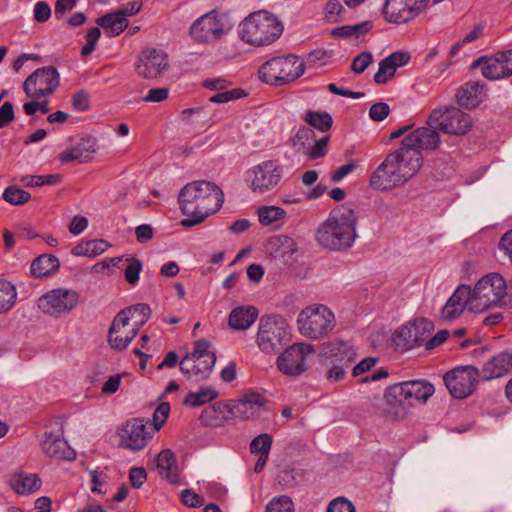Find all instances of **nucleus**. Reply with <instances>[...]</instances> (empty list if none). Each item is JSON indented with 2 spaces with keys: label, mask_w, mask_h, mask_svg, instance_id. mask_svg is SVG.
<instances>
[{
  "label": "nucleus",
  "mask_w": 512,
  "mask_h": 512,
  "mask_svg": "<svg viewBox=\"0 0 512 512\" xmlns=\"http://www.w3.org/2000/svg\"><path fill=\"white\" fill-rule=\"evenodd\" d=\"M315 353L313 345L308 343H294L277 358L279 370L288 376H299L308 368V360Z\"/></svg>",
  "instance_id": "15"
},
{
  "label": "nucleus",
  "mask_w": 512,
  "mask_h": 512,
  "mask_svg": "<svg viewBox=\"0 0 512 512\" xmlns=\"http://www.w3.org/2000/svg\"><path fill=\"white\" fill-rule=\"evenodd\" d=\"M358 216L348 204L333 209L328 219L316 230V240L320 246L343 251L353 246L357 237Z\"/></svg>",
  "instance_id": "3"
},
{
  "label": "nucleus",
  "mask_w": 512,
  "mask_h": 512,
  "mask_svg": "<svg viewBox=\"0 0 512 512\" xmlns=\"http://www.w3.org/2000/svg\"><path fill=\"white\" fill-rule=\"evenodd\" d=\"M470 286L460 285L447 300L441 310V316L444 320H454L458 318L467 308L470 310Z\"/></svg>",
  "instance_id": "24"
},
{
  "label": "nucleus",
  "mask_w": 512,
  "mask_h": 512,
  "mask_svg": "<svg viewBox=\"0 0 512 512\" xmlns=\"http://www.w3.org/2000/svg\"><path fill=\"white\" fill-rule=\"evenodd\" d=\"M327 512H356V510L351 501L344 497H338L329 503Z\"/></svg>",
  "instance_id": "59"
},
{
  "label": "nucleus",
  "mask_w": 512,
  "mask_h": 512,
  "mask_svg": "<svg viewBox=\"0 0 512 512\" xmlns=\"http://www.w3.org/2000/svg\"><path fill=\"white\" fill-rule=\"evenodd\" d=\"M485 84L479 81L467 82L457 94L458 103L468 109L477 107L482 102Z\"/></svg>",
  "instance_id": "31"
},
{
  "label": "nucleus",
  "mask_w": 512,
  "mask_h": 512,
  "mask_svg": "<svg viewBox=\"0 0 512 512\" xmlns=\"http://www.w3.org/2000/svg\"><path fill=\"white\" fill-rule=\"evenodd\" d=\"M223 202L224 193L215 183L207 180L187 183L178 194L180 210L188 216L181 221V225L189 228L202 223L219 211Z\"/></svg>",
  "instance_id": "1"
},
{
  "label": "nucleus",
  "mask_w": 512,
  "mask_h": 512,
  "mask_svg": "<svg viewBox=\"0 0 512 512\" xmlns=\"http://www.w3.org/2000/svg\"><path fill=\"white\" fill-rule=\"evenodd\" d=\"M180 371L184 374L187 379H194L195 381H203L209 378V376L202 377L197 373V368L203 370L204 358L192 359L188 356H184L179 363Z\"/></svg>",
  "instance_id": "44"
},
{
  "label": "nucleus",
  "mask_w": 512,
  "mask_h": 512,
  "mask_svg": "<svg viewBox=\"0 0 512 512\" xmlns=\"http://www.w3.org/2000/svg\"><path fill=\"white\" fill-rule=\"evenodd\" d=\"M356 352L346 341L335 340L324 342L320 346L318 359L327 369L326 378L330 382L344 379L346 370L355 361Z\"/></svg>",
  "instance_id": "7"
},
{
  "label": "nucleus",
  "mask_w": 512,
  "mask_h": 512,
  "mask_svg": "<svg viewBox=\"0 0 512 512\" xmlns=\"http://www.w3.org/2000/svg\"><path fill=\"white\" fill-rule=\"evenodd\" d=\"M168 67L167 54L155 48H145L142 50L136 64L137 73L147 79L156 78L166 71Z\"/></svg>",
  "instance_id": "21"
},
{
  "label": "nucleus",
  "mask_w": 512,
  "mask_h": 512,
  "mask_svg": "<svg viewBox=\"0 0 512 512\" xmlns=\"http://www.w3.org/2000/svg\"><path fill=\"white\" fill-rule=\"evenodd\" d=\"M40 487L41 481L36 475H20L12 482V488L21 495L35 492Z\"/></svg>",
  "instance_id": "43"
},
{
  "label": "nucleus",
  "mask_w": 512,
  "mask_h": 512,
  "mask_svg": "<svg viewBox=\"0 0 512 512\" xmlns=\"http://www.w3.org/2000/svg\"><path fill=\"white\" fill-rule=\"evenodd\" d=\"M51 16V8L45 1H39L34 6V19L39 23H45Z\"/></svg>",
  "instance_id": "63"
},
{
  "label": "nucleus",
  "mask_w": 512,
  "mask_h": 512,
  "mask_svg": "<svg viewBox=\"0 0 512 512\" xmlns=\"http://www.w3.org/2000/svg\"><path fill=\"white\" fill-rule=\"evenodd\" d=\"M79 302L77 291L65 288H56L42 295L38 300V307L50 316L59 317L74 309Z\"/></svg>",
  "instance_id": "18"
},
{
  "label": "nucleus",
  "mask_w": 512,
  "mask_h": 512,
  "mask_svg": "<svg viewBox=\"0 0 512 512\" xmlns=\"http://www.w3.org/2000/svg\"><path fill=\"white\" fill-rule=\"evenodd\" d=\"M210 346V342L206 339L197 340L194 344L193 351L185 355L192 359L204 358L203 370L200 369V366L196 367L197 373L202 377L210 376L216 362V355L214 352L210 351Z\"/></svg>",
  "instance_id": "32"
},
{
  "label": "nucleus",
  "mask_w": 512,
  "mask_h": 512,
  "mask_svg": "<svg viewBox=\"0 0 512 512\" xmlns=\"http://www.w3.org/2000/svg\"><path fill=\"white\" fill-rule=\"evenodd\" d=\"M96 23L104 29L105 34L109 37L120 35L128 26L127 18L118 11L99 17Z\"/></svg>",
  "instance_id": "34"
},
{
  "label": "nucleus",
  "mask_w": 512,
  "mask_h": 512,
  "mask_svg": "<svg viewBox=\"0 0 512 512\" xmlns=\"http://www.w3.org/2000/svg\"><path fill=\"white\" fill-rule=\"evenodd\" d=\"M258 310L251 305L234 308L228 318L229 327L233 330H246L257 319Z\"/></svg>",
  "instance_id": "33"
},
{
  "label": "nucleus",
  "mask_w": 512,
  "mask_h": 512,
  "mask_svg": "<svg viewBox=\"0 0 512 512\" xmlns=\"http://www.w3.org/2000/svg\"><path fill=\"white\" fill-rule=\"evenodd\" d=\"M331 56V51H327L325 49H315L308 54L307 62L312 66H323L329 62Z\"/></svg>",
  "instance_id": "58"
},
{
  "label": "nucleus",
  "mask_w": 512,
  "mask_h": 512,
  "mask_svg": "<svg viewBox=\"0 0 512 512\" xmlns=\"http://www.w3.org/2000/svg\"><path fill=\"white\" fill-rule=\"evenodd\" d=\"M60 267L59 259L51 254H42L35 258L30 266L31 275L42 278L51 275Z\"/></svg>",
  "instance_id": "36"
},
{
  "label": "nucleus",
  "mask_w": 512,
  "mask_h": 512,
  "mask_svg": "<svg viewBox=\"0 0 512 512\" xmlns=\"http://www.w3.org/2000/svg\"><path fill=\"white\" fill-rule=\"evenodd\" d=\"M373 62V55L371 52L364 51L358 54L351 63V70L355 74L363 73L368 66Z\"/></svg>",
  "instance_id": "56"
},
{
  "label": "nucleus",
  "mask_w": 512,
  "mask_h": 512,
  "mask_svg": "<svg viewBox=\"0 0 512 512\" xmlns=\"http://www.w3.org/2000/svg\"><path fill=\"white\" fill-rule=\"evenodd\" d=\"M247 96V93L242 88H234L231 90H223L219 91L215 95L209 98V101L212 103H227L229 101L237 100Z\"/></svg>",
  "instance_id": "52"
},
{
  "label": "nucleus",
  "mask_w": 512,
  "mask_h": 512,
  "mask_svg": "<svg viewBox=\"0 0 512 512\" xmlns=\"http://www.w3.org/2000/svg\"><path fill=\"white\" fill-rule=\"evenodd\" d=\"M480 378V371L467 365L446 372L443 381L452 397L464 399L473 393Z\"/></svg>",
  "instance_id": "13"
},
{
  "label": "nucleus",
  "mask_w": 512,
  "mask_h": 512,
  "mask_svg": "<svg viewBox=\"0 0 512 512\" xmlns=\"http://www.w3.org/2000/svg\"><path fill=\"white\" fill-rule=\"evenodd\" d=\"M311 127L318 129L321 132H327L331 129L333 118L328 112L307 111L303 117Z\"/></svg>",
  "instance_id": "42"
},
{
  "label": "nucleus",
  "mask_w": 512,
  "mask_h": 512,
  "mask_svg": "<svg viewBox=\"0 0 512 512\" xmlns=\"http://www.w3.org/2000/svg\"><path fill=\"white\" fill-rule=\"evenodd\" d=\"M42 450L46 455L60 460H73L76 456L75 451L69 446L63 438L62 433L55 434L46 432L45 439L42 442Z\"/></svg>",
  "instance_id": "27"
},
{
  "label": "nucleus",
  "mask_w": 512,
  "mask_h": 512,
  "mask_svg": "<svg viewBox=\"0 0 512 512\" xmlns=\"http://www.w3.org/2000/svg\"><path fill=\"white\" fill-rule=\"evenodd\" d=\"M299 332L312 340L329 336L336 325L334 313L325 305L315 304L303 309L297 319Z\"/></svg>",
  "instance_id": "9"
},
{
  "label": "nucleus",
  "mask_w": 512,
  "mask_h": 512,
  "mask_svg": "<svg viewBox=\"0 0 512 512\" xmlns=\"http://www.w3.org/2000/svg\"><path fill=\"white\" fill-rule=\"evenodd\" d=\"M100 35L101 31L98 27H92L88 30L86 34V44L81 49V56L86 57L95 50Z\"/></svg>",
  "instance_id": "57"
},
{
  "label": "nucleus",
  "mask_w": 512,
  "mask_h": 512,
  "mask_svg": "<svg viewBox=\"0 0 512 512\" xmlns=\"http://www.w3.org/2000/svg\"><path fill=\"white\" fill-rule=\"evenodd\" d=\"M120 437L124 447L138 451L146 446L151 436L146 430L144 420L134 418L124 424L120 432Z\"/></svg>",
  "instance_id": "23"
},
{
  "label": "nucleus",
  "mask_w": 512,
  "mask_h": 512,
  "mask_svg": "<svg viewBox=\"0 0 512 512\" xmlns=\"http://www.w3.org/2000/svg\"><path fill=\"white\" fill-rule=\"evenodd\" d=\"M283 23L273 13L260 10L251 13L239 24V36L245 43L261 47L275 42L282 35Z\"/></svg>",
  "instance_id": "6"
},
{
  "label": "nucleus",
  "mask_w": 512,
  "mask_h": 512,
  "mask_svg": "<svg viewBox=\"0 0 512 512\" xmlns=\"http://www.w3.org/2000/svg\"><path fill=\"white\" fill-rule=\"evenodd\" d=\"M437 128L432 127H419L410 133L406 134L401 141L402 146L409 151V153L416 154L418 157V165L421 167L423 164L422 150H436L440 143V136Z\"/></svg>",
  "instance_id": "19"
},
{
  "label": "nucleus",
  "mask_w": 512,
  "mask_h": 512,
  "mask_svg": "<svg viewBox=\"0 0 512 512\" xmlns=\"http://www.w3.org/2000/svg\"><path fill=\"white\" fill-rule=\"evenodd\" d=\"M60 75L54 66H46L36 69L23 83V89L27 97L40 99L51 95L59 87Z\"/></svg>",
  "instance_id": "14"
},
{
  "label": "nucleus",
  "mask_w": 512,
  "mask_h": 512,
  "mask_svg": "<svg viewBox=\"0 0 512 512\" xmlns=\"http://www.w3.org/2000/svg\"><path fill=\"white\" fill-rule=\"evenodd\" d=\"M429 0H386L383 18L392 24H405L417 18L428 6Z\"/></svg>",
  "instance_id": "17"
},
{
  "label": "nucleus",
  "mask_w": 512,
  "mask_h": 512,
  "mask_svg": "<svg viewBox=\"0 0 512 512\" xmlns=\"http://www.w3.org/2000/svg\"><path fill=\"white\" fill-rule=\"evenodd\" d=\"M390 113V107L387 103L378 102L373 104L369 110V116L373 121H383Z\"/></svg>",
  "instance_id": "61"
},
{
  "label": "nucleus",
  "mask_w": 512,
  "mask_h": 512,
  "mask_svg": "<svg viewBox=\"0 0 512 512\" xmlns=\"http://www.w3.org/2000/svg\"><path fill=\"white\" fill-rule=\"evenodd\" d=\"M235 404L231 405L226 402H215L211 406L206 407L199 420L204 426H219L228 419L237 416Z\"/></svg>",
  "instance_id": "26"
},
{
  "label": "nucleus",
  "mask_w": 512,
  "mask_h": 512,
  "mask_svg": "<svg viewBox=\"0 0 512 512\" xmlns=\"http://www.w3.org/2000/svg\"><path fill=\"white\" fill-rule=\"evenodd\" d=\"M427 124L451 135L466 134L472 127L471 117L456 107L434 109L428 117Z\"/></svg>",
  "instance_id": "12"
},
{
  "label": "nucleus",
  "mask_w": 512,
  "mask_h": 512,
  "mask_svg": "<svg viewBox=\"0 0 512 512\" xmlns=\"http://www.w3.org/2000/svg\"><path fill=\"white\" fill-rule=\"evenodd\" d=\"M272 436L267 433H263L255 437L250 443V452L252 454H261L264 452H270L272 447Z\"/></svg>",
  "instance_id": "53"
},
{
  "label": "nucleus",
  "mask_w": 512,
  "mask_h": 512,
  "mask_svg": "<svg viewBox=\"0 0 512 512\" xmlns=\"http://www.w3.org/2000/svg\"><path fill=\"white\" fill-rule=\"evenodd\" d=\"M481 67V74L488 80L512 76V49L498 52L492 57L481 56L472 63V68Z\"/></svg>",
  "instance_id": "20"
},
{
  "label": "nucleus",
  "mask_w": 512,
  "mask_h": 512,
  "mask_svg": "<svg viewBox=\"0 0 512 512\" xmlns=\"http://www.w3.org/2000/svg\"><path fill=\"white\" fill-rule=\"evenodd\" d=\"M72 105L76 111H86L90 107V97L85 90H79L72 96Z\"/></svg>",
  "instance_id": "62"
},
{
  "label": "nucleus",
  "mask_w": 512,
  "mask_h": 512,
  "mask_svg": "<svg viewBox=\"0 0 512 512\" xmlns=\"http://www.w3.org/2000/svg\"><path fill=\"white\" fill-rule=\"evenodd\" d=\"M345 11L339 0H329L325 8V16L330 22H338L339 16Z\"/></svg>",
  "instance_id": "60"
},
{
  "label": "nucleus",
  "mask_w": 512,
  "mask_h": 512,
  "mask_svg": "<svg viewBox=\"0 0 512 512\" xmlns=\"http://www.w3.org/2000/svg\"><path fill=\"white\" fill-rule=\"evenodd\" d=\"M285 215L286 212L282 208L276 206H264L258 211L259 222L265 226L281 220Z\"/></svg>",
  "instance_id": "48"
},
{
  "label": "nucleus",
  "mask_w": 512,
  "mask_h": 512,
  "mask_svg": "<svg viewBox=\"0 0 512 512\" xmlns=\"http://www.w3.org/2000/svg\"><path fill=\"white\" fill-rule=\"evenodd\" d=\"M156 467L161 478L173 485H178L179 469L174 452L170 449H163L156 458Z\"/></svg>",
  "instance_id": "30"
},
{
  "label": "nucleus",
  "mask_w": 512,
  "mask_h": 512,
  "mask_svg": "<svg viewBox=\"0 0 512 512\" xmlns=\"http://www.w3.org/2000/svg\"><path fill=\"white\" fill-rule=\"evenodd\" d=\"M120 312H126V317H130V321L134 320L133 326L140 328L151 316V309L148 304L139 303L134 306L125 308Z\"/></svg>",
  "instance_id": "45"
},
{
  "label": "nucleus",
  "mask_w": 512,
  "mask_h": 512,
  "mask_svg": "<svg viewBox=\"0 0 512 512\" xmlns=\"http://www.w3.org/2000/svg\"><path fill=\"white\" fill-rule=\"evenodd\" d=\"M230 29L227 16L212 10L192 23L189 34L197 43L208 44L221 39Z\"/></svg>",
  "instance_id": "11"
},
{
  "label": "nucleus",
  "mask_w": 512,
  "mask_h": 512,
  "mask_svg": "<svg viewBox=\"0 0 512 512\" xmlns=\"http://www.w3.org/2000/svg\"><path fill=\"white\" fill-rule=\"evenodd\" d=\"M139 328L130 324V317H126V312H119L108 332V342L111 348L115 350H124L129 343L138 334Z\"/></svg>",
  "instance_id": "22"
},
{
  "label": "nucleus",
  "mask_w": 512,
  "mask_h": 512,
  "mask_svg": "<svg viewBox=\"0 0 512 512\" xmlns=\"http://www.w3.org/2000/svg\"><path fill=\"white\" fill-rule=\"evenodd\" d=\"M305 72V62L297 55L288 54L269 59L259 68L258 74L262 82L272 86H284Z\"/></svg>",
  "instance_id": "8"
},
{
  "label": "nucleus",
  "mask_w": 512,
  "mask_h": 512,
  "mask_svg": "<svg viewBox=\"0 0 512 512\" xmlns=\"http://www.w3.org/2000/svg\"><path fill=\"white\" fill-rule=\"evenodd\" d=\"M110 244L103 239H95L88 241H81L75 247L72 248L71 254L74 256H85L94 258L104 253Z\"/></svg>",
  "instance_id": "37"
},
{
  "label": "nucleus",
  "mask_w": 512,
  "mask_h": 512,
  "mask_svg": "<svg viewBox=\"0 0 512 512\" xmlns=\"http://www.w3.org/2000/svg\"><path fill=\"white\" fill-rule=\"evenodd\" d=\"M282 169L277 161L266 160L246 172V181L254 192L265 193L274 189L280 182Z\"/></svg>",
  "instance_id": "16"
},
{
  "label": "nucleus",
  "mask_w": 512,
  "mask_h": 512,
  "mask_svg": "<svg viewBox=\"0 0 512 512\" xmlns=\"http://www.w3.org/2000/svg\"><path fill=\"white\" fill-rule=\"evenodd\" d=\"M17 299V290L14 284L5 279H0V314L12 309Z\"/></svg>",
  "instance_id": "40"
},
{
  "label": "nucleus",
  "mask_w": 512,
  "mask_h": 512,
  "mask_svg": "<svg viewBox=\"0 0 512 512\" xmlns=\"http://www.w3.org/2000/svg\"><path fill=\"white\" fill-rule=\"evenodd\" d=\"M372 21H364L356 25H344L335 27L331 30L330 35L336 38H350L352 36L359 38L370 32L373 28Z\"/></svg>",
  "instance_id": "38"
},
{
  "label": "nucleus",
  "mask_w": 512,
  "mask_h": 512,
  "mask_svg": "<svg viewBox=\"0 0 512 512\" xmlns=\"http://www.w3.org/2000/svg\"><path fill=\"white\" fill-rule=\"evenodd\" d=\"M266 403V399L264 396H262L259 393H250L245 395V397L235 403V409L237 410L238 414H244L246 418L249 417L247 414L248 409H253L254 406L261 407L264 406Z\"/></svg>",
  "instance_id": "46"
},
{
  "label": "nucleus",
  "mask_w": 512,
  "mask_h": 512,
  "mask_svg": "<svg viewBox=\"0 0 512 512\" xmlns=\"http://www.w3.org/2000/svg\"><path fill=\"white\" fill-rule=\"evenodd\" d=\"M218 397V392L210 387H203L199 392H189L185 399L184 404L190 407H199L206 403L213 401Z\"/></svg>",
  "instance_id": "41"
},
{
  "label": "nucleus",
  "mask_w": 512,
  "mask_h": 512,
  "mask_svg": "<svg viewBox=\"0 0 512 512\" xmlns=\"http://www.w3.org/2000/svg\"><path fill=\"white\" fill-rule=\"evenodd\" d=\"M265 512H294V504L291 498L286 495L277 496L269 501Z\"/></svg>",
  "instance_id": "50"
},
{
  "label": "nucleus",
  "mask_w": 512,
  "mask_h": 512,
  "mask_svg": "<svg viewBox=\"0 0 512 512\" xmlns=\"http://www.w3.org/2000/svg\"><path fill=\"white\" fill-rule=\"evenodd\" d=\"M315 140V132L310 127H301L291 138L290 142L292 147L297 151L307 156V151L310 150L312 142Z\"/></svg>",
  "instance_id": "39"
},
{
  "label": "nucleus",
  "mask_w": 512,
  "mask_h": 512,
  "mask_svg": "<svg viewBox=\"0 0 512 512\" xmlns=\"http://www.w3.org/2000/svg\"><path fill=\"white\" fill-rule=\"evenodd\" d=\"M470 311L479 313L491 306L512 307L511 282L506 283L502 275L490 273L470 288Z\"/></svg>",
  "instance_id": "5"
},
{
  "label": "nucleus",
  "mask_w": 512,
  "mask_h": 512,
  "mask_svg": "<svg viewBox=\"0 0 512 512\" xmlns=\"http://www.w3.org/2000/svg\"><path fill=\"white\" fill-rule=\"evenodd\" d=\"M127 262L124 270L125 280L132 286H135L139 281V275L142 271V261L135 257H128L125 259Z\"/></svg>",
  "instance_id": "49"
},
{
  "label": "nucleus",
  "mask_w": 512,
  "mask_h": 512,
  "mask_svg": "<svg viewBox=\"0 0 512 512\" xmlns=\"http://www.w3.org/2000/svg\"><path fill=\"white\" fill-rule=\"evenodd\" d=\"M433 384L426 380H411L390 385L384 393L385 411L396 420L406 417L415 403L424 404L434 394Z\"/></svg>",
  "instance_id": "4"
},
{
  "label": "nucleus",
  "mask_w": 512,
  "mask_h": 512,
  "mask_svg": "<svg viewBox=\"0 0 512 512\" xmlns=\"http://www.w3.org/2000/svg\"><path fill=\"white\" fill-rule=\"evenodd\" d=\"M512 370V353L502 352L487 361L480 376L482 380L488 381L503 377Z\"/></svg>",
  "instance_id": "29"
},
{
  "label": "nucleus",
  "mask_w": 512,
  "mask_h": 512,
  "mask_svg": "<svg viewBox=\"0 0 512 512\" xmlns=\"http://www.w3.org/2000/svg\"><path fill=\"white\" fill-rule=\"evenodd\" d=\"M329 140H330L329 135H325L318 140L315 139L313 141L314 144L311 145L310 150L307 151V156L313 160L324 157L327 154V146H328Z\"/></svg>",
  "instance_id": "55"
},
{
  "label": "nucleus",
  "mask_w": 512,
  "mask_h": 512,
  "mask_svg": "<svg viewBox=\"0 0 512 512\" xmlns=\"http://www.w3.org/2000/svg\"><path fill=\"white\" fill-rule=\"evenodd\" d=\"M419 328L415 324L401 326L393 335V342L397 349L407 351L415 347H419L417 335Z\"/></svg>",
  "instance_id": "35"
},
{
  "label": "nucleus",
  "mask_w": 512,
  "mask_h": 512,
  "mask_svg": "<svg viewBox=\"0 0 512 512\" xmlns=\"http://www.w3.org/2000/svg\"><path fill=\"white\" fill-rule=\"evenodd\" d=\"M27 180L25 185L28 187H38L43 185H57L62 181L60 174H48V175H31L24 178Z\"/></svg>",
  "instance_id": "51"
},
{
  "label": "nucleus",
  "mask_w": 512,
  "mask_h": 512,
  "mask_svg": "<svg viewBox=\"0 0 512 512\" xmlns=\"http://www.w3.org/2000/svg\"><path fill=\"white\" fill-rule=\"evenodd\" d=\"M97 150L96 139L92 137H83L76 145L66 149L59 155L62 163L78 162L85 163L91 160L92 154Z\"/></svg>",
  "instance_id": "28"
},
{
  "label": "nucleus",
  "mask_w": 512,
  "mask_h": 512,
  "mask_svg": "<svg viewBox=\"0 0 512 512\" xmlns=\"http://www.w3.org/2000/svg\"><path fill=\"white\" fill-rule=\"evenodd\" d=\"M129 480L132 487L139 489L147 480V473L143 467H133L129 471Z\"/></svg>",
  "instance_id": "64"
},
{
  "label": "nucleus",
  "mask_w": 512,
  "mask_h": 512,
  "mask_svg": "<svg viewBox=\"0 0 512 512\" xmlns=\"http://www.w3.org/2000/svg\"><path fill=\"white\" fill-rule=\"evenodd\" d=\"M411 56L408 52H393L379 62V69L374 75V81L377 84H385L394 77L397 68L403 67L409 63Z\"/></svg>",
  "instance_id": "25"
},
{
  "label": "nucleus",
  "mask_w": 512,
  "mask_h": 512,
  "mask_svg": "<svg viewBox=\"0 0 512 512\" xmlns=\"http://www.w3.org/2000/svg\"><path fill=\"white\" fill-rule=\"evenodd\" d=\"M416 154L401 145L390 152L372 172L369 185L374 190L390 191L407 183L421 168Z\"/></svg>",
  "instance_id": "2"
},
{
  "label": "nucleus",
  "mask_w": 512,
  "mask_h": 512,
  "mask_svg": "<svg viewBox=\"0 0 512 512\" xmlns=\"http://www.w3.org/2000/svg\"><path fill=\"white\" fill-rule=\"evenodd\" d=\"M3 199L11 205H23L31 199V194L17 186H8L2 195Z\"/></svg>",
  "instance_id": "47"
},
{
  "label": "nucleus",
  "mask_w": 512,
  "mask_h": 512,
  "mask_svg": "<svg viewBox=\"0 0 512 512\" xmlns=\"http://www.w3.org/2000/svg\"><path fill=\"white\" fill-rule=\"evenodd\" d=\"M290 341L289 326L279 315H264L259 320L257 344L267 354L278 353Z\"/></svg>",
  "instance_id": "10"
},
{
  "label": "nucleus",
  "mask_w": 512,
  "mask_h": 512,
  "mask_svg": "<svg viewBox=\"0 0 512 512\" xmlns=\"http://www.w3.org/2000/svg\"><path fill=\"white\" fill-rule=\"evenodd\" d=\"M169 413L170 404L168 402H162L156 407L152 415V425L156 431H159L163 427L168 419Z\"/></svg>",
  "instance_id": "54"
}]
</instances>
